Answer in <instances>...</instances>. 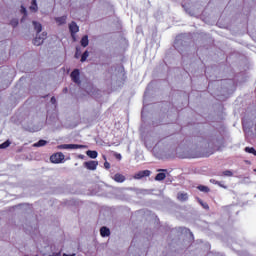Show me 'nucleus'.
Returning <instances> with one entry per match:
<instances>
[{"mask_svg": "<svg viewBox=\"0 0 256 256\" xmlns=\"http://www.w3.org/2000/svg\"><path fill=\"white\" fill-rule=\"evenodd\" d=\"M64 160H65V155L62 152H58L50 156L51 163L59 164V163H63Z\"/></svg>", "mask_w": 256, "mask_h": 256, "instance_id": "f257e3e1", "label": "nucleus"}, {"mask_svg": "<svg viewBox=\"0 0 256 256\" xmlns=\"http://www.w3.org/2000/svg\"><path fill=\"white\" fill-rule=\"evenodd\" d=\"M80 75H81V73L79 72V69H74L71 72L70 77H71L73 83H76L77 85H81Z\"/></svg>", "mask_w": 256, "mask_h": 256, "instance_id": "f03ea898", "label": "nucleus"}, {"mask_svg": "<svg viewBox=\"0 0 256 256\" xmlns=\"http://www.w3.org/2000/svg\"><path fill=\"white\" fill-rule=\"evenodd\" d=\"M47 39V32H43L41 36H36L33 40V45L39 47V45H43V42Z\"/></svg>", "mask_w": 256, "mask_h": 256, "instance_id": "7ed1b4c3", "label": "nucleus"}, {"mask_svg": "<svg viewBox=\"0 0 256 256\" xmlns=\"http://www.w3.org/2000/svg\"><path fill=\"white\" fill-rule=\"evenodd\" d=\"M69 31H70L72 39H74V41H75V34L79 33V26L77 25V23L75 21H72L69 24Z\"/></svg>", "mask_w": 256, "mask_h": 256, "instance_id": "20e7f679", "label": "nucleus"}, {"mask_svg": "<svg viewBox=\"0 0 256 256\" xmlns=\"http://www.w3.org/2000/svg\"><path fill=\"white\" fill-rule=\"evenodd\" d=\"M97 165H99V162L95 160L84 162V167L88 169V171H95V169H97Z\"/></svg>", "mask_w": 256, "mask_h": 256, "instance_id": "39448f33", "label": "nucleus"}, {"mask_svg": "<svg viewBox=\"0 0 256 256\" xmlns=\"http://www.w3.org/2000/svg\"><path fill=\"white\" fill-rule=\"evenodd\" d=\"M85 146L81 144H61L58 149H83Z\"/></svg>", "mask_w": 256, "mask_h": 256, "instance_id": "423d86ee", "label": "nucleus"}, {"mask_svg": "<svg viewBox=\"0 0 256 256\" xmlns=\"http://www.w3.org/2000/svg\"><path fill=\"white\" fill-rule=\"evenodd\" d=\"M151 175L150 170H142L134 174L133 179H143V177H149Z\"/></svg>", "mask_w": 256, "mask_h": 256, "instance_id": "0eeeda50", "label": "nucleus"}, {"mask_svg": "<svg viewBox=\"0 0 256 256\" xmlns=\"http://www.w3.org/2000/svg\"><path fill=\"white\" fill-rule=\"evenodd\" d=\"M113 181H115L116 183H125L126 181V177L125 175L121 174V173H116L113 177H112Z\"/></svg>", "mask_w": 256, "mask_h": 256, "instance_id": "6e6552de", "label": "nucleus"}, {"mask_svg": "<svg viewBox=\"0 0 256 256\" xmlns=\"http://www.w3.org/2000/svg\"><path fill=\"white\" fill-rule=\"evenodd\" d=\"M100 235H101V237H109V235H111V230H109V228L103 226L102 228H100Z\"/></svg>", "mask_w": 256, "mask_h": 256, "instance_id": "1a4fd4ad", "label": "nucleus"}, {"mask_svg": "<svg viewBox=\"0 0 256 256\" xmlns=\"http://www.w3.org/2000/svg\"><path fill=\"white\" fill-rule=\"evenodd\" d=\"M32 24L34 26L36 33L39 35V33H41V31H43V26L41 25V23H39L37 21H33Z\"/></svg>", "mask_w": 256, "mask_h": 256, "instance_id": "9d476101", "label": "nucleus"}, {"mask_svg": "<svg viewBox=\"0 0 256 256\" xmlns=\"http://www.w3.org/2000/svg\"><path fill=\"white\" fill-rule=\"evenodd\" d=\"M86 155L90 157V159H97V156L99 155V153H97V151L95 150H88L86 152Z\"/></svg>", "mask_w": 256, "mask_h": 256, "instance_id": "9b49d317", "label": "nucleus"}, {"mask_svg": "<svg viewBox=\"0 0 256 256\" xmlns=\"http://www.w3.org/2000/svg\"><path fill=\"white\" fill-rule=\"evenodd\" d=\"M55 20L58 25H65L67 23V16L57 17Z\"/></svg>", "mask_w": 256, "mask_h": 256, "instance_id": "f8f14e48", "label": "nucleus"}, {"mask_svg": "<svg viewBox=\"0 0 256 256\" xmlns=\"http://www.w3.org/2000/svg\"><path fill=\"white\" fill-rule=\"evenodd\" d=\"M177 199L178 201H187V199H189V196L187 195V193H178L177 195Z\"/></svg>", "mask_w": 256, "mask_h": 256, "instance_id": "ddd939ff", "label": "nucleus"}, {"mask_svg": "<svg viewBox=\"0 0 256 256\" xmlns=\"http://www.w3.org/2000/svg\"><path fill=\"white\" fill-rule=\"evenodd\" d=\"M166 177L167 174H165V172H160L155 176V181H164Z\"/></svg>", "mask_w": 256, "mask_h": 256, "instance_id": "4468645a", "label": "nucleus"}, {"mask_svg": "<svg viewBox=\"0 0 256 256\" xmlns=\"http://www.w3.org/2000/svg\"><path fill=\"white\" fill-rule=\"evenodd\" d=\"M80 43L82 47H87V45H89V36H83Z\"/></svg>", "mask_w": 256, "mask_h": 256, "instance_id": "2eb2a0df", "label": "nucleus"}, {"mask_svg": "<svg viewBox=\"0 0 256 256\" xmlns=\"http://www.w3.org/2000/svg\"><path fill=\"white\" fill-rule=\"evenodd\" d=\"M39 7L37 6V0H32L31 6H30V11H34V13H36V11H38Z\"/></svg>", "mask_w": 256, "mask_h": 256, "instance_id": "dca6fc26", "label": "nucleus"}, {"mask_svg": "<svg viewBox=\"0 0 256 256\" xmlns=\"http://www.w3.org/2000/svg\"><path fill=\"white\" fill-rule=\"evenodd\" d=\"M47 145V140H39L33 146L34 147H45Z\"/></svg>", "mask_w": 256, "mask_h": 256, "instance_id": "f3484780", "label": "nucleus"}, {"mask_svg": "<svg viewBox=\"0 0 256 256\" xmlns=\"http://www.w3.org/2000/svg\"><path fill=\"white\" fill-rule=\"evenodd\" d=\"M197 189H198L199 191H202V193H209V191H210L209 187L204 186V185H199V186L197 187Z\"/></svg>", "mask_w": 256, "mask_h": 256, "instance_id": "a211bd4d", "label": "nucleus"}, {"mask_svg": "<svg viewBox=\"0 0 256 256\" xmlns=\"http://www.w3.org/2000/svg\"><path fill=\"white\" fill-rule=\"evenodd\" d=\"M244 151H245L246 153H251L252 155H254V156L256 157V150H255V148H253V147H246V148L244 149Z\"/></svg>", "mask_w": 256, "mask_h": 256, "instance_id": "6ab92c4d", "label": "nucleus"}, {"mask_svg": "<svg viewBox=\"0 0 256 256\" xmlns=\"http://www.w3.org/2000/svg\"><path fill=\"white\" fill-rule=\"evenodd\" d=\"M87 57H89V51H85L81 56V63H85L87 61Z\"/></svg>", "mask_w": 256, "mask_h": 256, "instance_id": "aec40b11", "label": "nucleus"}, {"mask_svg": "<svg viewBox=\"0 0 256 256\" xmlns=\"http://www.w3.org/2000/svg\"><path fill=\"white\" fill-rule=\"evenodd\" d=\"M224 177H233V172L231 170H225L222 172Z\"/></svg>", "mask_w": 256, "mask_h": 256, "instance_id": "412c9836", "label": "nucleus"}, {"mask_svg": "<svg viewBox=\"0 0 256 256\" xmlns=\"http://www.w3.org/2000/svg\"><path fill=\"white\" fill-rule=\"evenodd\" d=\"M9 145H11V142H9V140L5 141L4 143H2L0 145L1 149H7V147H9Z\"/></svg>", "mask_w": 256, "mask_h": 256, "instance_id": "4be33fe9", "label": "nucleus"}, {"mask_svg": "<svg viewBox=\"0 0 256 256\" xmlns=\"http://www.w3.org/2000/svg\"><path fill=\"white\" fill-rule=\"evenodd\" d=\"M211 183H214V185H219V187H222L223 189H227V186H224L221 184V182L216 181V180H210Z\"/></svg>", "mask_w": 256, "mask_h": 256, "instance_id": "5701e85b", "label": "nucleus"}, {"mask_svg": "<svg viewBox=\"0 0 256 256\" xmlns=\"http://www.w3.org/2000/svg\"><path fill=\"white\" fill-rule=\"evenodd\" d=\"M200 205H202L203 209H206V211H209V204L207 202H203L202 200H199Z\"/></svg>", "mask_w": 256, "mask_h": 256, "instance_id": "b1692460", "label": "nucleus"}, {"mask_svg": "<svg viewBox=\"0 0 256 256\" xmlns=\"http://www.w3.org/2000/svg\"><path fill=\"white\" fill-rule=\"evenodd\" d=\"M10 25H12V27H17V25H19V20L18 19H12L10 22Z\"/></svg>", "mask_w": 256, "mask_h": 256, "instance_id": "393cba45", "label": "nucleus"}, {"mask_svg": "<svg viewBox=\"0 0 256 256\" xmlns=\"http://www.w3.org/2000/svg\"><path fill=\"white\" fill-rule=\"evenodd\" d=\"M50 103H52V105H55L57 103V99L55 98V96H52V98L50 99Z\"/></svg>", "mask_w": 256, "mask_h": 256, "instance_id": "a878e982", "label": "nucleus"}, {"mask_svg": "<svg viewBox=\"0 0 256 256\" xmlns=\"http://www.w3.org/2000/svg\"><path fill=\"white\" fill-rule=\"evenodd\" d=\"M104 167H105V169H111V164L106 161V162L104 163Z\"/></svg>", "mask_w": 256, "mask_h": 256, "instance_id": "bb28decb", "label": "nucleus"}, {"mask_svg": "<svg viewBox=\"0 0 256 256\" xmlns=\"http://www.w3.org/2000/svg\"><path fill=\"white\" fill-rule=\"evenodd\" d=\"M21 11H22V13H24V15H27V9H25V7H21Z\"/></svg>", "mask_w": 256, "mask_h": 256, "instance_id": "cd10ccee", "label": "nucleus"}, {"mask_svg": "<svg viewBox=\"0 0 256 256\" xmlns=\"http://www.w3.org/2000/svg\"><path fill=\"white\" fill-rule=\"evenodd\" d=\"M158 172H159V173H161V172H162V173H167V169H159Z\"/></svg>", "mask_w": 256, "mask_h": 256, "instance_id": "c85d7f7f", "label": "nucleus"}, {"mask_svg": "<svg viewBox=\"0 0 256 256\" xmlns=\"http://www.w3.org/2000/svg\"><path fill=\"white\" fill-rule=\"evenodd\" d=\"M118 159H121V154H118Z\"/></svg>", "mask_w": 256, "mask_h": 256, "instance_id": "c756f323", "label": "nucleus"}, {"mask_svg": "<svg viewBox=\"0 0 256 256\" xmlns=\"http://www.w3.org/2000/svg\"><path fill=\"white\" fill-rule=\"evenodd\" d=\"M23 19H25V17H24V18H22V21H23Z\"/></svg>", "mask_w": 256, "mask_h": 256, "instance_id": "7c9ffc66", "label": "nucleus"}]
</instances>
